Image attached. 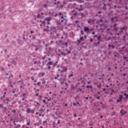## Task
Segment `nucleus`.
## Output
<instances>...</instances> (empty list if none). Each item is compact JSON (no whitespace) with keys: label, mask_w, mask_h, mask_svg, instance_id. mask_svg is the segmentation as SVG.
<instances>
[{"label":"nucleus","mask_w":128,"mask_h":128,"mask_svg":"<svg viewBox=\"0 0 128 128\" xmlns=\"http://www.w3.org/2000/svg\"><path fill=\"white\" fill-rule=\"evenodd\" d=\"M55 80H60L62 84L66 80V74H62L60 76L59 74H57L56 76L54 78Z\"/></svg>","instance_id":"1"},{"label":"nucleus","mask_w":128,"mask_h":128,"mask_svg":"<svg viewBox=\"0 0 128 128\" xmlns=\"http://www.w3.org/2000/svg\"><path fill=\"white\" fill-rule=\"evenodd\" d=\"M84 31L86 34H90V30L86 26L84 27Z\"/></svg>","instance_id":"2"},{"label":"nucleus","mask_w":128,"mask_h":128,"mask_svg":"<svg viewBox=\"0 0 128 128\" xmlns=\"http://www.w3.org/2000/svg\"><path fill=\"white\" fill-rule=\"evenodd\" d=\"M94 84L98 88H102V84L100 83V82H95Z\"/></svg>","instance_id":"3"},{"label":"nucleus","mask_w":128,"mask_h":128,"mask_svg":"<svg viewBox=\"0 0 128 128\" xmlns=\"http://www.w3.org/2000/svg\"><path fill=\"white\" fill-rule=\"evenodd\" d=\"M44 20L46 22H50V20H52V18H50V17H48L46 18Z\"/></svg>","instance_id":"4"},{"label":"nucleus","mask_w":128,"mask_h":128,"mask_svg":"<svg viewBox=\"0 0 128 128\" xmlns=\"http://www.w3.org/2000/svg\"><path fill=\"white\" fill-rule=\"evenodd\" d=\"M126 28H128V27L126 26H124L123 28H122V30H125V32H126Z\"/></svg>","instance_id":"5"},{"label":"nucleus","mask_w":128,"mask_h":128,"mask_svg":"<svg viewBox=\"0 0 128 128\" xmlns=\"http://www.w3.org/2000/svg\"><path fill=\"white\" fill-rule=\"evenodd\" d=\"M31 110L30 109V108H28L26 110L27 112V114H30L31 112Z\"/></svg>","instance_id":"6"},{"label":"nucleus","mask_w":128,"mask_h":128,"mask_svg":"<svg viewBox=\"0 0 128 128\" xmlns=\"http://www.w3.org/2000/svg\"><path fill=\"white\" fill-rule=\"evenodd\" d=\"M120 114H126V112H124V111L122 110L120 111Z\"/></svg>","instance_id":"7"},{"label":"nucleus","mask_w":128,"mask_h":128,"mask_svg":"<svg viewBox=\"0 0 128 128\" xmlns=\"http://www.w3.org/2000/svg\"><path fill=\"white\" fill-rule=\"evenodd\" d=\"M10 100H9L8 98H7L6 99V104H9V103H10Z\"/></svg>","instance_id":"8"},{"label":"nucleus","mask_w":128,"mask_h":128,"mask_svg":"<svg viewBox=\"0 0 128 128\" xmlns=\"http://www.w3.org/2000/svg\"><path fill=\"white\" fill-rule=\"evenodd\" d=\"M122 98H124V96H122V95H120L119 96V100H122Z\"/></svg>","instance_id":"9"},{"label":"nucleus","mask_w":128,"mask_h":128,"mask_svg":"<svg viewBox=\"0 0 128 128\" xmlns=\"http://www.w3.org/2000/svg\"><path fill=\"white\" fill-rule=\"evenodd\" d=\"M48 64H49V66H52V62L50 61L48 62Z\"/></svg>","instance_id":"10"},{"label":"nucleus","mask_w":128,"mask_h":128,"mask_svg":"<svg viewBox=\"0 0 128 128\" xmlns=\"http://www.w3.org/2000/svg\"><path fill=\"white\" fill-rule=\"evenodd\" d=\"M62 46H66L68 48V42H65L64 44H62Z\"/></svg>","instance_id":"11"},{"label":"nucleus","mask_w":128,"mask_h":128,"mask_svg":"<svg viewBox=\"0 0 128 128\" xmlns=\"http://www.w3.org/2000/svg\"><path fill=\"white\" fill-rule=\"evenodd\" d=\"M66 51L68 52V54H70V51L68 50V48L66 50Z\"/></svg>","instance_id":"12"},{"label":"nucleus","mask_w":128,"mask_h":128,"mask_svg":"<svg viewBox=\"0 0 128 128\" xmlns=\"http://www.w3.org/2000/svg\"><path fill=\"white\" fill-rule=\"evenodd\" d=\"M102 38V36L100 35L98 37V40H100V38Z\"/></svg>","instance_id":"13"},{"label":"nucleus","mask_w":128,"mask_h":128,"mask_svg":"<svg viewBox=\"0 0 128 128\" xmlns=\"http://www.w3.org/2000/svg\"><path fill=\"white\" fill-rule=\"evenodd\" d=\"M64 22H66V19H62L61 20V23Z\"/></svg>","instance_id":"14"},{"label":"nucleus","mask_w":128,"mask_h":128,"mask_svg":"<svg viewBox=\"0 0 128 128\" xmlns=\"http://www.w3.org/2000/svg\"><path fill=\"white\" fill-rule=\"evenodd\" d=\"M35 110L34 109H33L32 110H31V114H34V112H35Z\"/></svg>","instance_id":"15"},{"label":"nucleus","mask_w":128,"mask_h":128,"mask_svg":"<svg viewBox=\"0 0 128 128\" xmlns=\"http://www.w3.org/2000/svg\"><path fill=\"white\" fill-rule=\"evenodd\" d=\"M16 128H20V124H18L16 126Z\"/></svg>","instance_id":"16"},{"label":"nucleus","mask_w":128,"mask_h":128,"mask_svg":"<svg viewBox=\"0 0 128 128\" xmlns=\"http://www.w3.org/2000/svg\"><path fill=\"white\" fill-rule=\"evenodd\" d=\"M116 24H114V30H116Z\"/></svg>","instance_id":"17"},{"label":"nucleus","mask_w":128,"mask_h":128,"mask_svg":"<svg viewBox=\"0 0 128 128\" xmlns=\"http://www.w3.org/2000/svg\"><path fill=\"white\" fill-rule=\"evenodd\" d=\"M124 96H126V98H128V95L124 93Z\"/></svg>","instance_id":"18"},{"label":"nucleus","mask_w":128,"mask_h":128,"mask_svg":"<svg viewBox=\"0 0 128 128\" xmlns=\"http://www.w3.org/2000/svg\"><path fill=\"white\" fill-rule=\"evenodd\" d=\"M72 76H74V74H70V75L68 76V78H72Z\"/></svg>","instance_id":"19"},{"label":"nucleus","mask_w":128,"mask_h":128,"mask_svg":"<svg viewBox=\"0 0 128 128\" xmlns=\"http://www.w3.org/2000/svg\"><path fill=\"white\" fill-rule=\"evenodd\" d=\"M80 40H84V37L82 36L80 38Z\"/></svg>","instance_id":"20"},{"label":"nucleus","mask_w":128,"mask_h":128,"mask_svg":"<svg viewBox=\"0 0 128 128\" xmlns=\"http://www.w3.org/2000/svg\"><path fill=\"white\" fill-rule=\"evenodd\" d=\"M48 70H50V66H48L47 67Z\"/></svg>","instance_id":"21"},{"label":"nucleus","mask_w":128,"mask_h":128,"mask_svg":"<svg viewBox=\"0 0 128 128\" xmlns=\"http://www.w3.org/2000/svg\"><path fill=\"white\" fill-rule=\"evenodd\" d=\"M108 48H109V50H110V48H112V45L111 44H109L108 46Z\"/></svg>","instance_id":"22"},{"label":"nucleus","mask_w":128,"mask_h":128,"mask_svg":"<svg viewBox=\"0 0 128 128\" xmlns=\"http://www.w3.org/2000/svg\"><path fill=\"white\" fill-rule=\"evenodd\" d=\"M97 100H100V96H98V97H96V98Z\"/></svg>","instance_id":"23"},{"label":"nucleus","mask_w":128,"mask_h":128,"mask_svg":"<svg viewBox=\"0 0 128 128\" xmlns=\"http://www.w3.org/2000/svg\"><path fill=\"white\" fill-rule=\"evenodd\" d=\"M42 24H44V25L46 24V22H44V21L42 22Z\"/></svg>","instance_id":"24"},{"label":"nucleus","mask_w":128,"mask_h":128,"mask_svg":"<svg viewBox=\"0 0 128 128\" xmlns=\"http://www.w3.org/2000/svg\"><path fill=\"white\" fill-rule=\"evenodd\" d=\"M43 124H46V120L44 121Z\"/></svg>","instance_id":"25"},{"label":"nucleus","mask_w":128,"mask_h":128,"mask_svg":"<svg viewBox=\"0 0 128 128\" xmlns=\"http://www.w3.org/2000/svg\"><path fill=\"white\" fill-rule=\"evenodd\" d=\"M52 100V98H50L49 99H48L47 100L48 102H50Z\"/></svg>","instance_id":"26"},{"label":"nucleus","mask_w":128,"mask_h":128,"mask_svg":"<svg viewBox=\"0 0 128 128\" xmlns=\"http://www.w3.org/2000/svg\"><path fill=\"white\" fill-rule=\"evenodd\" d=\"M41 74H42V76H44V73L42 72Z\"/></svg>","instance_id":"27"},{"label":"nucleus","mask_w":128,"mask_h":128,"mask_svg":"<svg viewBox=\"0 0 128 128\" xmlns=\"http://www.w3.org/2000/svg\"><path fill=\"white\" fill-rule=\"evenodd\" d=\"M111 20H112V22H114V18H111Z\"/></svg>","instance_id":"28"},{"label":"nucleus","mask_w":128,"mask_h":128,"mask_svg":"<svg viewBox=\"0 0 128 128\" xmlns=\"http://www.w3.org/2000/svg\"><path fill=\"white\" fill-rule=\"evenodd\" d=\"M3 106H2V104H0V108H3Z\"/></svg>","instance_id":"29"},{"label":"nucleus","mask_w":128,"mask_h":128,"mask_svg":"<svg viewBox=\"0 0 128 128\" xmlns=\"http://www.w3.org/2000/svg\"><path fill=\"white\" fill-rule=\"evenodd\" d=\"M30 121L29 122H27V124H26L27 126H30Z\"/></svg>","instance_id":"30"},{"label":"nucleus","mask_w":128,"mask_h":128,"mask_svg":"<svg viewBox=\"0 0 128 128\" xmlns=\"http://www.w3.org/2000/svg\"><path fill=\"white\" fill-rule=\"evenodd\" d=\"M30 70H34V68H30Z\"/></svg>","instance_id":"31"},{"label":"nucleus","mask_w":128,"mask_h":128,"mask_svg":"<svg viewBox=\"0 0 128 128\" xmlns=\"http://www.w3.org/2000/svg\"><path fill=\"white\" fill-rule=\"evenodd\" d=\"M32 80H34V76H32Z\"/></svg>","instance_id":"32"},{"label":"nucleus","mask_w":128,"mask_h":128,"mask_svg":"<svg viewBox=\"0 0 128 128\" xmlns=\"http://www.w3.org/2000/svg\"><path fill=\"white\" fill-rule=\"evenodd\" d=\"M57 124H60V120H58Z\"/></svg>","instance_id":"33"},{"label":"nucleus","mask_w":128,"mask_h":128,"mask_svg":"<svg viewBox=\"0 0 128 128\" xmlns=\"http://www.w3.org/2000/svg\"><path fill=\"white\" fill-rule=\"evenodd\" d=\"M120 101H121V100H120V99H118V100H117V102H120Z\"/></svg>","instance_id":"34"},{"label":"nucleus","mask_w":128,"mask_h":128,"mask_svg":"<svg viewBox=\"0 0 128 128\" xmlns=\"http://www.w3.org/2000/svg\"><path fill=\"white\" fill-rule=\"evenodd\" d=\"M112 48H114V46H111Z\"/></svg>","instance_id":"35"},{"label":"nucleus","mask_w":128,"mask_h":128,"mask_svg":"<svg viewBox=\"0 0 128 128\" xmlns=\"http://www.w3.org/2000/svg\"><path fill=\"white\" fill-rule=\"evenodd\" d=\"M43 102L44 104H46V100H43Z\"/></svg>","instance_id":"36"},{"label":"nucleus","mask_w":128,"mask_h":128,"mask_svg":"<svg viewBox=\"0 0 128 128\" xmlns=\"http://www.w3.org/2000/svg\"><path fill=\"white\" fill-rule=\"evenodd\" d=\"M38 86H40V82H38L37 83Z\"/></svg>","instance_id":"37"},{"label":"nucleus","mask_w":128,"mask_h":128,"mask_svg":"<svg viewBox=\"0 0 128 128\" xmlns=\"http://www.w3.org/2000/svg\"><path fill=\"white\" fill-rule=\"evenodd\" d=\"M78 44H80V40H78Z\"/></svg>","instance_id":"38"},{"label":"nucleus","mask_w":128,"mask_h":128,"mask_svg":"<svg viewBox=\"0 0 128 128\" xmlns=\"http://www.w3.org/2000/svg\"><path fill=\"white\" fill-rule=\"evenodd\" d=\"M15 90H16L15 89L14 90H12V94H14L15 92Z\"/></svg>","instance_id":"39"},{"label":"nucleus","mask_w":128,"mask_h":128,"mask_svg":"<svg viewBox=\"0 0 128 128\" xmlns=\"http://www.w3.org/2000/svg\"><path fill=\"white\" fill-rule=\"evenodd\" d=\"M20 108H24V106H20Z\"/></svg>","instance_id":"40"},{"label":"nucleus","mask_w":128,"mask_h":128,"mask_svg":"<svg viewBox=\"0 0 128 128\" xmlns=\"http://www.w3.org/2000/svg\"><path fill=\"white\" fill-rule=\"evenodd\" d=\"M73 105H74V106H76V104L74 103V104H73Z\"/></svg>","instance_id":"41"},{"label":"nucleus","mask_w":128,"mask_h":128,"mask_svg":"<svg viewBox=\"0 0 128 128\" xmlns=\"http://www.w3.org/2000/svg\"><path fill=\"white\" fill-rule=\"evenodd\" d=\"M26 96V94H24L23 95H22V96L23 98H26L24 96Z\"/></svg>","instance_id":"42"},{"label":"nucleus","mask_w":128,"mask_h":128,"mask_svg":"<svg viewBox=\"0 0 128 128\" xmlns=\"http://www.w3.org/2000/svg\"><path fill=\"white\" fill-rule=\"evenodd\" d=\"M11 76H12H12H14V75L10 74V78Z\"/></svg>","instance_id":"43"},{"label":"nucleus","mask_w":128,"mask_h":128,"mask_svg":"<svg viewBox=\"0 0 128 128\" xmlns=\"http://www.w3.org/2000/svg\"><path fill=\"white\" fill-rule=\"evenodd\" d=\"M90 42H93L92 39H90Z\"/></svg>","instance_id":"44"},{"label":"nucleus","mask_w":128,"mask_h":128,"mask_svg":"<svg viewBox=\"0 0 128 128\" xmlns=\"http://www.w3.org/2000/svg\"><path fill=\"white\" fill-rule=\"evenodd\" d=\"M47 24H50V21L48 22Z\"/></svg>","instance_id":"45"},{"label":"nucleus","mask_w":128,"mask_h":128,"mask_svg":"<svg viewBox=\"0 0 128 128\" xmlns=\"http://www.w3.org/2000/svg\"><path fill=\"white\" fill-rule=\"evenodd\" d=\"M61 18V20L64 18V16H62L61 18Z\"/></svg>","instance_id":"46"},{"label":"nucleus","mask_w":128,"mask_h":128,"mask_svg":"<svg viewBox=\"0 0 128 128\" xmlns=\"http://www.w3.org/2000/svg\"><path fill=\"white\" fill-rule=\"evenodd\" d=\"M96 34V32H92V34Z\"/></svg>","instance_id":"47"},{"label":"nucleus","mask_w":128,"mask_h":128,"mask_svg":"<svg viewBox=\"0 0 128 128\" xmlns=\"http://www.w3.org/2000/svg\"><path fill=\"white\" fill-rule=\"evenodd\" d=\"M88 24H90V20H88Z\"/></svg>","instance_id":"48"},{"label":"nucleus","mask_w":128,"mask_h":128,"mask_svg":"<svg viewBox=\"0 0 128 128\" xmlns=\"http://www.w3.org/2000/svg\"><path fill=\"white\" fill-rule=\"evenodd\" d=\"M90 88V86H86V88Z\"/></svg>","instance_id":"49"},{"label":"nucleus","mask_w":128,"mask_h":128,"mask_svg":"<svg viewBox=\"0 0 128 128\" xmlns=\"http://www.w3.org/2000/svg\"><path fill=\"white\" fill-rule=\"evenodd\" d=\"M123 76H126V74H123Z\"/></svg>","instance_id":"50"},{"label":"nucleus","mask_w":128,"mask_h":128,"mask_svg":"<svg viewBox=\"0 0 128 128\" xmlns=\"http://www.w3.org/2000/svg\"><path fill=\"white\" fill-rule=\"evenodd\" d=\"M44 58H46V56H44V58H42V60H44Z\"/></svg>","instance_id":"51"},{"label":"nucleus","mask_w":128,"mask_h":128,"mask_svg":"<svg viewBox=\"0 0 128 128\" xmlns=\"http://www.w3.org/2000/svg\"><path fill=\"white\" fill-rule=\"evenodd\" d=\"M65 84H66V86H68V83L66 82V83H65Z\"/></svg>","instance_id":"52"},{"label":"nucleus","mask_w":128,"mask_h":128,"mask_svg":"<svg viewBox=\"0 0 128 128\" xmlns=\"http://www.w3.org/2000/svg\"><path fill=\"white\" fill-rule=\"evenodd\" d=\"M104 118V116H100V118Z\"/></svg>","instance_id":"53"},{"label":"nucleus","mask_w":128,"mask_h":128,"mask_svg":"<svg viewBox=\"0 0 128 128\" xmlns=\"http://www.w3.org/2000/svg\"><path fill=\"white\" fill-rule=\"evenodd\" d=\"M30 34H34V31H30Z\"/></svg>","instance_id":"54"},{"label":"nucleus","mask_w":128,"mask_h":128,"mask_svg":"<svg viewBox=\"0 0 128 128\" xmlns=\"http://www.w3.org/2000/svg\"><path fill=\"white\" fill-rule=\"evenodd\" d=\"M74 116L75 118H76V114H74Z\"/></svg>","instance_id":"55"},{"label":"nucleus","mask_w":128,"mask_h":128,"mask_svg":"<svg viewBox=\"0 0 128 128\" xmlns=\"http://www.w3.org/2000/svg\"><path fill=\"white\" fill-rule=\"evenodd\" d=\"M103 92H106V88H103Z\"/></svg>","instance_id":"56"},{"label":"nucleus","mask_w":128,"mask_h":128,"mask_svg":"<svg viewBox=\"0 0 128 128\" xmlns=\"http://www.w3.org/2000/svg\"><path fill=\"white\" fill-rule=\"evenodd\" d=\"M89 88H92V86H90V87H89Z\"/></svg>","instance_id":"57"},{"label":"nucleus","mask_w":128,"mask_h":128,"mask_svg":"<svg viewBox=\"0 0 128 128\" xmlns=\"http://www.w3.org/2000/svg\"><path fill=\"white\" fill-rule=\"evenodd\" d=\"M47 31H48V30L46 29L44 30V32H47Z\"/></svg>","instance_id":"58"},{"label":"nucleus","mask_w":128,"mask_h":128,"mask_svg":"<svg viewBox=\"0 0 128 128\" xmlns=\"http://www.w3.org/2000/svg\"><path fill=\"white\" fill-rule=\"evenodd\" d=\"M86 100H88V97H86Z\"/></svg>","instance_id":"59"},{"label":"nucleus","mask_w":128,"mask_h":128,"mask_svg":"<svg viewBox=\"0 0 128 128\" xmlns=\"http://www.w3.org/2000/svg\"><path fill=\"white\" fill-rule=\"evenodd\" d=\"M76 104H80V102H76Z\"/></svg>","instance_id":"60"},{"label":"nucleus","mask_w":128,"mask_h":128,"mask_svg":"<svg viewBox=\"0 0 128 128\" xmlns=\"http://www.w3.org/2000/svg\"><path fill=\"white\" fill-rule=\"evenodd\" d=\"M36 64V62L35 61V62H34V64Z\"/></svg>","instance_id":"61"},{"label":"nucleus","mask_w":128,"mask_h":128,"mask_svg":"<svg viewBox=\"0 0 128 128\" xmlns=\"http://www.w3.org/2000/svg\"><path fill=\"white\" fill-rule=\"evenodd\" d=\"M102 128H104V126H102Z\"/></svg>","instance_id":"62"},{"label":"nucleus","mask_w":128,"mask_h":128,"mask_svg":"<svg viewBox=\"0 0 128 128\" xmlns=\"http://www.w3.org/2000/svg\"><path fill=\"white\" fill-rule=\"evenodd\" d=\"M42 84H46V82H42Z\"/></svg>","instance_id":"63"},{"label":"nucleus","mask_w":128,"mask_h":128,"mask_svg":"<svg viewBox=\"0 0 128 128\" xmlns=\"http://www.w3.org/2000/svg\"><path fill=\"white\" fill-rule=\"evenodd\" d=\"M81 34H82V36L84 35V32H82L81 33Z\"/></svg>","instance_id":"64"}]
</instances>
